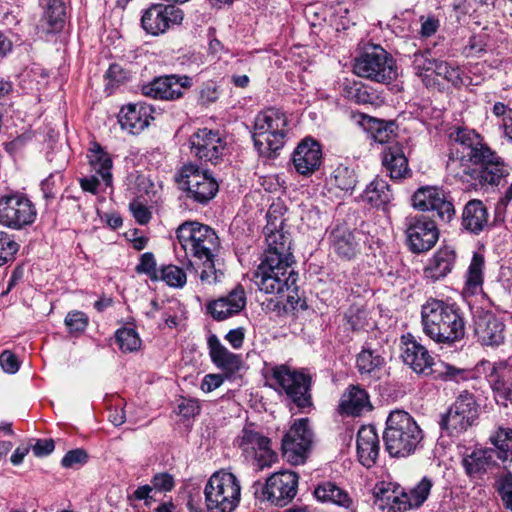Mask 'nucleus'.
<instances>
[{"mask_svg": "<svg viewBox=\"0 0 512 512\" xmlns=\"http://www.w3.org/2000/svg\"><path fill=\"white\" fill-rule=\"evenodd\" d=\"M136 271L148 275L152 280H158L159 270L156 268V261L151 252L142 254L140 262L136 266Z\"/></svg>", "mask_w": 512, "mask_h": 512, "instance_id": "58", "label": "nucleus"}, {"mask_svg": "<svg viewBox=\"0 0 512 512\" xmlns=\"http://www.w3.org/2000/svg\"><path fill=\"white\" fill-rule=\"evenodd\" d=\"M485 157H480L479 163L476 165L475 179L480 184L498 185L500 181L508 174V167L502 159L489 149V155L483 153Z\"/></svg>", "mask_w": 512, "mask_h": 512, "instance_id": "27", "label": "nucleus"}, {"mask_svg": "<svg viewBox=\"0 0 512 512\" xmlns=\"http://www.w3.org/2000/svg\"><path fill=\"white\" fill-rule=\"evenodd\" d=\"M154 108L144 102L129 103L123 106L118 114V122L122 130L132 135L140 134L150 124Z\"/></svg>", "mask_w": 512, "mask_h": 512, "instance_id": "23", "label": "nucleus"}, {"mask_svg": "<svg viewBox=\"0 0 512 512\" xmlns=\"http://www.w3.org/2000/svg\"><path fill=\"white\" fill-rule=\"evenodd\" d=\"M361 124L371 131L374 139L380 143H386L395 132V122L377 119L368 115H362Z\"/></svg>", "mask_w": 512, "mask_h": 512, "instance_id": "41", "label": "nucleus"}, {"mask_svg": "<svg viewBox=\"0 0 512 512\" xmlns=\"http://www.w3.org/2000/svg\"><path fill=\"white\" fill-rule=\"evenodd\" d=\"M158 275V279L163 280L167 285L175 288L183 287L187 280L185 272L175 265L163 266L159 270Z\"/></svg>", "mask_w": 512, "mask_h": 512, "instance_id": "53", "label": "nucleus"}, {"mask_svg": "<svg viewBox=\"0 0 512 512\" xmlns=\"http://www.w3.org/2000/svg\"><path fill=\"white\" fill-rule=\"evenodd\" d=\"M480 159H474L465 155L449 153L446 163L448 176L463 183H471L475 179L476 165Z\"/></svg>", "mask_w": 512, "mask_h": 512, "instance_id": "34", "label": "nucleus"}, {"mask_svg": "<svg viewBox=\"0 0 512 512\" xmlns=\"http://www.w3.org/2000/svg\"><path fill=\"white\" fill-rule=\"evenodd\" d=\"M88 455L83 449H73L68 451L61 460L65 468H73L76 465H83L87 462Z\"/></svg>", "mask_w": 512, "mask_h": 512, "instance_id": "61", "label": "nucleus"}, {"mask_svg": "<svg viewBox=\"0 0 512 512\" xmlns=\"http://www.w3.org/2000/svg\"><path fill=\"white\" fill-rule=\"evenodd\" d=\"M383 440L390 456L408 457L419 447L423 440V433L409 413L395 410L386 420Z\"/></svg>", "mask_w": 512, "mask_h": 512, "instance_id": "3", "label": "nucleus"}, {"mask_svg": "<svg viewBox=\"0 0 512 512\" xmlns=\"http://www.w3.org/2000/svg\"><path fill=\"white\" fill-rule=\"evenodd\" d=\"M272 376L297 408L303 410L313 405L312 378L304 369L292 370L286 365H280L272 369Z\"/></svg>", "mask_w": 512, "mask_h": 512, "instance_id": "10", "label": "nucleus"}, {"mask_svg": "<svg viewBox=\"0 0 512 512\" xmlns=\"http://www.w3.org/2000/svg\"><path fill=\"white\" fill-rule=\"evenodd\" d=\"M474 334L483 346L498 347L505 340V324L490 311H478L474 317Z\"/></svg>", "mask_w": 512, "mask_h": 512, "instance_id": "21", "label": "nucleus"}, {"mask_svg": "<svg viewBox=\"0 0 512 512\" xmlns=\"http://www.w3.org/2000/svg\"><path fill=\"white\" fill-rule=\"evenodd\" d=\"M345 97L357 104H372L375 100L374 93L365 84L356 81L345 87Z\"/></svg>", "mask_w": 512, "mask_h": 512, "instance_id": "48", "label": "nucleus"}, {"mask_svg": "<svg viewBox=\"0 0 512 512\" xmlns=\"http://www.w3.org/2000/svg\"><path fill=\"white\" fill-rule=\"evenodd\" d=\"M402 359L415 373L423 376L432 375L434 359L422 344L408 335L403 336Z\"/></svg>", "mask_w": 512, "mask_h": 512, "instance_id": "25", "label": "nucleus"}, {"mask_svg": "<svg viewBox=\"0 0 512 512\" xmlns=\"http://www.w3.org/2000/svg\"><path fill=\"white\" fill-rule=\"evenodd\" d=\"M420 22H421V29H420L419 33L422 37H425V38H428V37H431L432 35H434L440 27L439 20L434 16H427V17L421 16Z\"/></svg>", "mask_w": 512, "mask_h": 512, "instance_id": "64", "label": "nucleus"}, {"mask_svg": "<svg viewBox=\"0 0 512 512\" xmlns=\"http://www.w3.org/2000/svg\"><path fill=\"white\" fill-rule=\"evenodd\" d=\"M292 162L297 173L302 176H310L317 171L322 163V150L320 144L305 138L295 148Z\"/></svg>", "mask_w": 512, "mask_h": 512, "instance_id": "24", "label": "nucleus"}, {"mask_svg": "<svg viewBox=\"0 0 512 512\" xmlns=\"http://www.w3.org/2000/svg\"><path fill=\"white\" fill-rule=\"evenodd\" d=\"M433 481L424 476L409 492H406L398 484L382 483L374 491V505L384 510L386 507L391 511H407L420 507L428 498Z\"/></svg>", "mask_w": 512, "mask_h": 512, "instance_id": "4", "label": "nucleus"}, {"mask_svg": "<svg viewBox=\"0 0 512 512\" xmlns=\"http://www.w3.org/2000/svg\"><path fill=\"white\" fill-rule=\"evenodd\" d=\"M246 302L245 290L238 284L226 296L209 302L207 310L214 319L221 321L241 312Z\"/></svg>", "mask_w": 512, "mask_h": 512, "instance_id": "26", "label": "nucleus"}, {"mask_svg": "<svg viewBox=\"0 0 512 512\" xmlns=\"http://www.w3.org/2000/svg\"><path fill=\"white\" fill-rule=\"evenodd\" d=\"M429 52H417L413 55L412 65L417 75L422 76L424 72H433L437 59L429 58Z\"/></svg>", "mask_w": 512, "mask_h": 512, "instance_id": "59", "label": "nucleus"}, {"mask_svg": "<svg viewBox=\"0 0 512 512\" xmlns=\"http://www.w3.org/2000/svg\"><path fill=\"white\" fill-rule=\"evenodd\" d=\"M463 466L471 478H481L497 465V454L491 449H478L463 459Z\"/></svg>", "mask_w": 512, "mask_h": 512, "instance_id": "32", "label": "nucleus"}, {"mask_svg": "<svg viewBox=\"0 0 512 512\" xmlns=\"http://www.w3.org/2000/svg\"><path fill=\"white\" fill-rule=\"evenodd\" d=\"M37 212L29 198L20 193L0 196V224L19 230L32 224Z\"/></svg>", "mask_w": 512, "mask_h": 512, "instance_id": "13", "label": "nucleus"}, {"mask_svg": "<svg viewBox=\"0 0 512 512\" xmlns=\"http://www.w3.org/2000/svg\"><path fill=\"white\" fill-rule=\"evenodd\" d=\"M19 244L7 232L0 230V266L14 259Z\"/></svg>", "mask_w": 512, "mask_h": 512, "instance_id": "55", "label": "nucleus"}, {"mask_svg": "<svg viewBox=\"0 0 512 512\" xmlns=\"http://www.w3.org/2000/svg\"><path fill=\"white\" fill-rule=\"evenodd\" d=\"M314 495L322 502H331L346 508L351 504L348 493L330 481L319 484L314 490Z\"/></svg>", "mask_w": 512, "mask_h": 512, "instance_id": "39", "label": "nucleus"}, {"mask_svg": "<svg viewBox=\"0 0 512 512\" xmlns=\"http://www.w3.org/2000/svg\"><path fill=\"white\" fill-rule=\"evenodd\" d=\"M238 446L246 453L253 452L259 469L271 467L278 459L271 448V441L253 428L245 426L238 438Z\"/></svg>", "mask_w": 512, "mask_h": 512, "instance_id": "18", "label": "nucleus"}, {"mask_svg": "<svg viewBox=\"0 0 512 512\" xmlns=\"http://www.w3.org/2000/svg\"><path fill=\"white\" fill-rule=\"evenodd\" d=\"M489 224V214L486 206L481 200L472 199L468 201L462 212V226L473 234H479Z\"/></svg>", "mask_w": 512, "mask_h": 512, "instance_id": "31", "label": "nucleus"}, {"mask_svg": "<svg viewBox=\"0 0 512 512\" xmlns=\"http://www.w3.org/2000/svg\"><path fill=\"white\" fill-rule=\"evenodd\" d=\"M484 257L474 253L466 275V288L471 293H476L483 284Z\"/></svg>", "mask_w": 512, "mask_h": 512, "instance_id": "44", "label": "nucleus"}, {"mask_svg": "<svg viewBox=\"0 0 512 512\" xmlns=\"http://www.w3.org/2000/svg\"><path fill=\"white\" fill-rule=\"evenodd\" d=\"M478 418V405L474 396L464 393L457 397L446 413L442 414L440 428L450 436H457L471 427Z\"/></svg>", "mask_w": 512, "mask_h": 512, "instance_id": "11", "label": "nucleus"}, {"mask_svg": "<svg viewBox=\"0 0 512 512\" xmlns=\"http://www.w3.org/2000/svg\"><path fill=\"white\" fill-rule=\"evenodd\" d=\"M361 232L346 223H335L328 230V242L333 252L342 259L351 260L360 251Z\"/></svg>", "mask_w": 512, "mask_h": 512, "instance_id": "19", "label": "nucleus"}, {"mask_svg": "<svg viewBox=\"0 0 512 512\" xmlns=\"http://www.w3.org/2000/svg\"><path fill=\"white\" fill-rule=\"evenodd\" d=\"M204 498L208 512H233L240 503V482L231 472L216 471L205 485Z\"/></svg>", "mask_w": 512, "mask_h": 512, "instance_id": "6", "label": "nucleus"}, {"mask_svg": "<svg viewBox=\"0 0 512 512\" xmlns=\"http://www.w3.org/2000/svg\"><path fill=\"white\" fill-rule=\"evenodd\" d=\"M494 44L487 28H483L479 33L470 37L468 44L465 47L467 56H477L488 50H492Z\"/></svg>", "mask_w": 512, "mask_h": 512, "instance_id": "47", "label": "nucleus"}, {"mask_svg": "<svg viewBox=\"0 0 512 512\" xmlns=\"http://www.w3.org/2000/svg\"><path fill=\"white\" fill-rule=\"evenodd\" d=\"M66 6L63 0H48L42 22L47 25V32L60 31L65 23Z\"/></svg>", "mask_w": 512, "mask_h": 512, "instance_id": "40", "label": "nucleus"}, {"mask_svg": "<svg viewBox=\"0 0 512 512\" xmlns=\"http://www.w3.org/2000/svg\"><path fill=\"white\" fill-rule=\"evenodd\" d=\"M200 404L197 399L181 397L178 404V413L185 417H195L200 413Z\"/></svg>", "mask_w": 512, "mask_h": 512, "instance_id": "62", "label": "nucleus"}, {"mask_svg": "<svg viewBox=\"0 0 512 512\" xmlns=\"http://www.w3.org/2000/svg\"><path fill=\"white\" fill-rule=\"evenodd\" d=\"M116 342L123 352H134L141 346V339L132 328H121L116 331Z\"/></svg>", "mask_w": 512, "mask_h": 512, "instance_id": "49", "label": "nucleus"}, {"mask_svg": "<svg viewBox=\"0 0 512 512\" xmlns=\"http://www.w3.org/2000/svg\"><path fill=\"white\" fill-rule=\"evenodd\" d=\"M492 443L495 448L490 449L497 454V459L512 461V429L500 428L492 438Z\"/></svg>", "mask_w": 512, "mask_h": 512, "instance_id": "43", "label": "nucleus"}, {"mask_svg": "<svg viewBox=\"0 0 512 512\" xmlns=\"http://www.w3.org/2000/svg\"><path fill=\"white\" fill-rule=\"evenodd\" d=\"M219 98L218 85L215 81L209 80L204 82L199 88L198 102L203 106L214 103Z\"/></svg>", "mask_w": 512, "mask_h": 512, "instance_id": "57", "label": "nucleus"}, {"mask_svg": "<svg viewBox=\"0 0 512 512\" xmlns=\"http://www.w3.org/2000/svg\"><path fill=\"white\" fill-rule=\"evenodd\" d=\"M455 252L449 248L440 249L433 256L429 267L424 270L426 279L433 282L445 277L451 272L455 262Z\"/></svg>", "mask_w": 512, "mask_h": 512, "instance_id": "38", "label": "nucleus"}, {"mask_svg": "<svg viewBox=\"0 0 512 512\" xmlns=\"http://www.w3.org/2000/svg\"><path fill=\"white\" fill-rule=\"evenodd\" d=\"M340 411L347 415L359 416L365 410L372 408L369 395L358 385H350L341 397Z\"/></svg>", "mask_w": 512, "mask_h": 512, "instance_id": "35", "label": "nucleus"}, {"mask_svg": "<svg viewBox=\"0 0 512 512\" xmlns=\"http://www.w3.org/2000/svg\"><path fill=\"white\" fill-rule=\"evenodd\" d=\"M176 233L187 256L197 260L218 256L220 240L216 232L209 226L196 221H188L182 223Z\"/></svg>", "mask_w": 512, "mask_h": 512, "instance_id": "7", "label": "nucleus"}, {"mask_svg": "<svg viewBox=\"0 0 512 512\" xmlns=\"http://www.w3.org/2000/svg\"><path fill=\"white\" fill-rule=\"evenodd\" d=\"M406 242L413 253L432 249L438 241L439 231L433 220L424 215H409L405 218Z\"/></svg>", "mask_w": 512, "mask_h": 512, "instance_id": "14", "label": "nucleus"}, {"mask_svg": "<svg viewBox=\"0 0 512 512\" xmlns=\"http://www.w3.org/2000/svg\"><path fill=\"white\" fill-rule=\"evenodd\" d=\"M433 73L437 76L443 77L454 87H461L464 84L460 68L451 66L446 61L437 60Z\"/></svg>", "mask_w": 512, "mask_h": 512, "instance_id": "52", "label": "nucleus"}, {"mask_svg": "<svg viewBox=\"0 0 512 512\" xmlns=\"http://www.w3.org/2000/svg\"><path fill=\"white\" fill-rule=\"evenodd\" d=\"M439 195V187L426 186L419 188L412 197L413 207L420 211H429Z\"/></svg>", "mask_w": 512, "mask_h": 512, "instance_id": "50", "label": "nucleus"}, {"mask_svg": "<svg viewBox=\"0 0 512 512\" xmlns=\"http://www.w3.org/2000/svg\"><path fill=\"white\" fill-rule=\"evenodd\" d=\"M175 181L185 192L186 198L199 204L208 203L219 188L208 170H201L194 163L184 164L175 176Z\"/></svg>", "mask_w": 512, "mask_h": 512, "instance_id": "9", "label": "nucleus"}, {"mask_svg": "<svg viewBox=\"0 0 512 512\" xmlns=\"http://www.w3.org/2000/svg\"><path fill=\"white\" fill-rule=\"evenodd\" d=\"M382 165L392 180H403L412 175L408 159L399 143H391L383 149Z\"/></svg>", "mask_w": 512, "mask_h": 512, "instance_id": "29", "label": "nucleus"}, {"mask_svg": "<svg viewBox=\"0 0 512 512\" xmlns=\"http://www.w3.org/2000/svg\"><path fill=\"white\" fill-rule=\"evenodd\" d=\"M465 374V370L445 363H441L440 366L435 369L433 368L432 372L434 379L455 382L466 379Z\"/></svg>", "mask_w": 512, "mask_h": 512, "instance_id": "56", "label": "nucleus"}, {"mask_svg": "<svg viewBox=\"0 0 512 512\" xmlns=\"http://www.w3.org/2000/svg\"><path fill=\"white\" fill-rule=\"evenodd\" d=\"M496 490L505 509L512 512V473H504L497 479Z\"/></svg>", "mask_w": 512, "mask_h": 512, "instance_id": "54", "label": "nucleus"}, {"mask_svg": "<svg viewBox=\"0 0 512 512\" xmlns=\"http://www.w3.org/2000/svg\"><path fill=\"white\" fill-rule=\"evenodd\" d=\"M183 11L173 5L152 4L141 18L143 29L153 36L165 33L171 26L181 24Z\"/></svg>", "mask_w": 512, "mask_h": 512, "instance_id": "17", "label": "nucleus"}, {"mask_svg": "<svg viewBox=\"0 0 512 512\" xmlns=\"http://www.w3.org/2000/svg\"><path fill=\"white\" fill-rule=\"evenodd\" d=\"M385 364L384 357L378 350L364 348L356 359V366L361 375H374Z\"/></svg>", "mask_w": 512, "mask_h": 512, "instance_id": "42", "label": "nucleus"}, {"mask_svg": "<svg viewBox=\"0 0 512 512\" xmlns=\"http://www.w3.org/2000/svg\"><path fill=\"white\" fill-rule=\"evenodd\" d=\"M450 149L449 153H458L474 159L485 157L483 153L489 155V148L482 142L480 135L474 130L456 127L449 133Z\"/></svg>", "mask_w": 512, "mask_h": 512, "instance_id": "22", "label": "nucleus"}, {"mask_svg": "<svg viewBox=\"0 0 512 512\" xmlns=\"http://www.w3.org/2000/svg\"><path fill=\"white\" fill-rule=\"evenodd\" d=\"M298 487V475L292 471H280L271 475L261 488L262 500L283 507L295 497Z\"/></svg>", "mask_w": 512, "mask_h": 512, "instance_id": "15", "label": "nucleus"}, {"mask_svg": "<svg viewBox=\"0 0 512 512\" xmlns=\"http://www.w3.org/2000/svg\"><path fill=\"white\" fill-rule=\"evenodd\" d=\"M354 73L371 81L388 84L397 75L393 57L381 46L371 45L355 59Z\"/></svg>", "mask_w": 512, "mask_h": 512, "instance_id": "8", "label": "nucleus"}, {"mask_svg": "<svg viewBox=\"0 0 512 512\" xmlns=\"http://www.w3.org/2000/svg\"><path fill=\"white\" fill-rule=\"evenodd\" d=\"M423 332L439 344L452 345L465 336V320L456 304L430 298L422 305Z\"/></svg>", "mask_w": 512, "mask_h": 512, "instance_id": "2", "label": "nucleus"}, {"mask_svg": "<svg viewBox=\"0 0 512 512\" xmlns=\"http://www.w3.org/2000/svg\"><path fill=\"white\" fill-rule=\"evenodd\" d=\"M87 158L91 169L102 178L106 186H111L113 161L110 154L99 143L91 142Z\"/></svg>", "mask_w": 512, "mask_h": 512, "instance_id": "37", "label": "nucleus"}, {"mask_svg": "<svg viewBox=\"0 0 512 512\" xmlns=\"http://www.w3.org/2000/svg\"><path fill=\"white\" fill-rule=\"evenodd\" d=\"M285 113L270 108L260 112L254 122V146L261 155L271 157L283 148L288 131Z\"/></svg>", "mask_w": 512, "mask_h": 512, "instance_id": "5", "label": "nucleus"}, {"mask_svg": "<svg viewBox=\"0 0 512 512\" xmlns=\"http://www.w3.org/2000/svg\"><path fill=\"white\" fill-rule=\"evenodd\" d=\"M380 440L374 426H362L357 434V454L360 463L370 468L378 458Z\"/></svg>", "mask_w": 512, "mask_h": 512, "instance_id": "30", "label": "nucleus"}, {"mask_svg": "<svg viewBox=\"0 0 512 512\" xmlns=\"http://www.w3.org/2000/svg\"><path fill=\"white\" fill-rule=\"evenodd\" d=\"M192 86V79L187 75H165L154 79L142 87L143 95L154 99L176 100L183 96V90Z\"/></svg>", "mask_w": 512, "mask_h": 512, "instance_id": "20", "label": "nucleus"}, {"mask_svg": "<svg viewBox=\"0 0 512 512\" xmlns=\"http://www.w3.org/2000/svg\"><path fill=\"white\" fill-rule=\"evenodd\" d=\"M283 219L267 213L264 227L267 249L254 273V282L266 294L281 295L287 292V301L293 303L297 296L298 273L291 252L290 235L283 231Z\"/></svg>", "mask_w": 512, "mask_h": 512, "instance_id": "1", "label": "nucleus"}, {"mask_svg": "<svg viewBox=\"0 0 512 512\" xmlns=\"http://www.w3.org/2000/svg\"><path fill=\"white\" fill-rule=\"evenodd\" d=\"M331 181L340 190L348 192L354 190L357 177L353 169L340 164L334 169L331 175Z\"/></svg>", "mask_w": 512, "mask_h": 512, "instance_id": "46", "label": "nucleus"}, {"mask_svg": "<svg viewBox=\"0 0 512 512\" xmlns=\"http://www.w3.org/2000/svg\"><path fill=\"white\" fill-rule=\"evenodd\" d=\"M65 324L71 332H83L88 325V318L80 311L69 312L65 318Z\"/></svg>", "mask_w": 512, "mask_h": 512, "instance_id": "60", "label": "nucleus"}, {"mask_svg": "<svg viewBox=\"0 0 512 512\" xmlns=\"http://www.w3.org/2000/svg\"><path fill=\"white\" fill-rule=\"evenodd\" d=\"M361 198L370 206L386 211L394 196L389 184L377 177L366 186Z\"/></svg>", "mask_w": 512, "mask_h": 512, "instance_id": "36", "label": "nucleus"}, {"mask_svg": "<svg viewBox=\"0 0 512 512\" xmlns=\"http://www.w3.org/2000/svg\"><path fill=\"white\" fill-rule=\"evenodd\" d=\"M189 145L191 153L198 160L216 165L223 155L226 142L219 131L203 128L190 136Z\"/></svg>", "mask_w": 512, "mask_h": 512, "instance_id": "16", "label": "nucleus"}, {"mask_svg": "<svg viewBox=\"0 0 512 512\" xmlns=\"http://www.w3.org/2000/svg\"><path fill=\"white\" fill-rule=\"evenodd\" d=\"M314 434L307 418L296 420L281 441L283 456L293 465L303 464L311 450Z\"/></svg>", "mask_w": 512, "mask_h": 512, "instance_id": "12", "label": "nucleus"}, {"mask_svg": "<svg viewBox=\"0 0 512 512\" xmlns=\"http://www.w3.org/2000/svg\"><path fill=\"white\" fill-rule=\"evenodd\" d=\"M151 483L154 489L161 492H169L175 486L174 477L167 472L155 474L151 480Z\"/></svg>", "mask_w": 512, "mask_h": 512, "instance_id": "63", "label": "nucleus"}, {"mask_svg": "<svg viewBox=\"0 0 512 512\" xmlns=\"http://www.w3.org/2000/svg\"><path fill=\"white\" fill-rule=\"evenodd\" d=\"M208 346L212 362L226 375H231L240 369V356L230 352L221 344L217 336L211 335L208 338Z\"/></svg>", "mask_w": 512, "mask_h": 512, "instance_id": "33", "label": "nucleus"}, {"mask_svg": "<svg viewBox=\"0 0 512 512\" xmlns=\"http://www.w3.org/2000/svg\"><path fill=\"white\" fill-rule=\"evenodd\" d=\"M488 382L496 395L504 405L512 403V364L500 361L493 363L487 374Z\"/></svg>", "mask_w": 512, "mask_h": 512, "instance_id": "28", "label": "nucleus"}, {"mask_svg": "<svg viewBox=\"0 0 512 512\" xmlns=\"http://www.w3.org/2000/svg\"><path fill=\"white\" fill-rule=\"evenodd\" d=\"M201 262V272L199 278L202 284L212 285L219 283L224 277V270L221 268L217 257L211 259L199 260Z\"/></svg>", "mask_w": 512, "mask_h": 512, "instance_id": "45", "label": "nucleus"}, {"mask_svg": "<svg viewBox=\"0 0 512 512\" xmlns=\"http://www.w3.org/2000/svg\"><path fill=\"white\" fill-rule=\"evenodd\" d=\"M430 210L436 211L443 222H450L455 215L454 205L446 192L439 188V195H436Z\"/></svg>", "mask_w": 512, "mask_h": 512, "instance_id": "51", "label": "nucleus"}]
</instances>
